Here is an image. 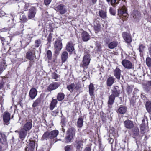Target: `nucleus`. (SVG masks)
<instances>
[{
  "mask_svg": "<svg viewBox=\"0 0 151 151\" xmlns=\"http://www.w3.org/2000/svg\"><path fill=\"white\" fill-rule=\"evenodd\" d=\"M118 14L120 16H122V18L123 20H125L127 19L128 14L125 6L120 8L118 9Z\"/></svg>",
  "mask_w": 151,
  "mask_h": 151,
  "instance_id": "obj_5",
  "label": "nucleus"
},
{
  "mask_svg": "<svg viewBox=\"0 0 151 151\" xmlns=\"http://www.w3.org/2000/svg\"><path fill=\"white\" fill-rule=\"evenodd\" d=\"M27 58L30 60H33L35 57V54L31 51H28L26 54Z\"/></svg>",
  "mask_w": 151,
  "mask_h": 151,
  "instance_id": "obj_25",
  "label": "nucleus"
},
{
  "mask_svg": "<svg viewBox=\"0 0 151 151\" xmlns=\"http://www.w3.org/2000/svg\"><path fill=\"white\" fill-rule=\"evenodd\" d=\"M6 19L7 21L8 27L10 29L14 27L15 25L16 21L15 19L16 15L14 14H7L6 16Z\"/></svg>",
  "mask_w": 151,
  "mask_h": 151,
  "instance_id": "obj_2",
  "label": "nucleus"
},
{
  "mask_svg": "<svg viewBox=\"0 0 151 151\" xmlns=\"http://www.w3.org/2000/svg\"><path fill=\"white\" fill-rule=\"evenodd\" d=\"M51 1V0H44V3L46 5L49 4Z\"/></svg>",
  "mask_w": 151,
  "mask_h": 151,
  "instance_id": "obj_56",
  "label": "nucleus"
},
{
  "mask_svg": "<svg viewBox=\"0 0 151 151\" xmlns=\"http://www.w3.org/2000/svg\"><path fill=\"white\" fill-rule=\"evenodd\" d=\"M127 111V108L125 106H121L118 109L117 113L120 114H125Z\"/></svg>",
  "mask_w": 151,
  "mask_h": 151,
  "instance_id": "obj_27",
  "label": "nucleus"
},
{
  "mask_svg": "<svg viewBox=\"0 0 151 151\" xmlns=\"http://www.w3.org/2000/svg\"><path fill=\"white\" fill-rule=\"evenodd\" d=\"M27 134V131L23 129H21L19 132V138L21 140H23L26 136Z\"/></svg>",
  "mask_w": 151,
  "mask_h": 151,
  "instance_id": "obj_20",
  "label": "nucleus"
},
{
  "mask_svg": "<svg viewBox=\"0 0 151 151\" xmlns=\"http://www.w3.org/2000/svg\"><path fill=\"white\" fill-rule=\"evenodd\" d=\"M109 11L111 14L112 15H114L115 14V11L114 10L113 8L111 7L110 8Z\"/></svg>",
  "mask_w": 151,
  "mask_h": 151,
  "instance_id": "obj_52",
  "label": "nucleus"
},
{
  "mask_svg": "<svg viewBox=\"0 0 151 151\" xmlns=\"http://www.w3.org/2000/svg\"><path fill=\"white\" fill-rule=\"evenodd\" d=\"M76 130L73 128H70L67 131L66 139L67 141L70 142L75 135Z\"/></svg>",
  "mask_w": 151,
  "mask_h": 151,
  "instance_id": "obj_4",
  "label": "nucleus"
},
{
  "mask_svg": "<svg viewBox=\"0 0 151 151\" xmlns=\"http://www.w3.org/2000/svg\"><path fill=\"white\" fill-rule=\"evenodd\" d=\"M111 134H112L113 135H114L116 134V131L115 129L113 127L111 128L109 130Z\"/></svg>",
  "mask_w": 151,
  "mask_h": 151,
  "instance_id": "obj_50",
  "label": "nucleus"
},
{
  "mask_svg": "<svg viewBox=\"0 0 151 151\" xmlns=\"http://www.w3.org/2000/svg\"><path fill=\"white\" fill-rule=\"evenodd\" d=\"M134 134L135 136H138L139 134V129L138 128L135 127L134 128L133 130Z\"/></svg>",
  "mask_w": 151,
  "mask_h": 151,
  "instance_id": "obj_48",
  "label": "nucleus"
},
{
  "mask_svg": "<svg viewBox=\"0 0 151 151\" xmlns=\"http://www.w3.org/2000/svg\"><path fill=\"white\" fill-rule=\"evenodd\" d=\"M54 48L55 53L58 55L62 48V45L61 41L58 40L56 41L54 45Z\"/></svg>",
  "mask_w": 151,
  "mask_h": 151,
  "instance_id": "obj_8",
  "label": "nucleus"
},
{
  "mask_svg": "<svg viewBox=\"0 0 151 151\" xmlns=\"http://www.w3.org/2000/svg\"><path fill=\"white\" fill-rule=\"evenodd\" d=\"M3 118L4 124L8 125L10 123V114L8 112H5L3 114Z\"/></svg>",
  "mask_w": 151,
  "mask_h": 151,
  "instance_id": "obj_9",
  "label": "nucleus"
},
{
  "mask_svg": "<svg viewBox=\"0 0 151 151\" xmlns=\"http://www.w3.org/2000/svg\"><path fill=\"white\" fill-rule=\"evenodd\" d=\"M1 40L4 42V41H5V39L3 37V38H1Z\"/></svg>",
  "mask_w": 151,
  "mask_h": 151,
  "instance_id": "obj_61",
  "label": "nucleus"
},
{
  "mask_svg": "<svg viewBox=\"0 0 151 151\" xmlns=\"http://www.w3.org/2000/svg\"><path fill=\"white\" fill-rule=\"evenodd\" d=\"M67 88L70 92H72L75 90H78L79 87L77 85L73 83L68 85Z\"/></svg>",
  "mask_w": 151,
  "mask_h": 151,
  "instance_id": "obj_12",
  "label": "nucleus"
},
{
  "mask_svg": "<svg viewBox=\"0 0 151 151\" xmlns=\"http://www.w3.org/2000/svg\"><path fill=\"white\" fill-rule=\"evenodd\" d=\"M65 95L63 93H60L58 95L57 98L58 100L60 101L63 99Z\"/></svg>",
  "mask_w": 151,
  "mask_h": 151,
  "instance_id": "obj_39",
  "label": "nucleus"
},
{
  "mask_svg": "<svg viewBox=\"0 0 151 151\" xmlns=\"http://www.w3.org/2000/svg\"><path fill=\"white\" fill-rule=\"evenodd\" d=\"M146 62L148 66H151V58L149 57L147 58L146 59Z\"/></svg>",
  "mask_w": 151,
  "mask_h": 151,
  "instance_id": "obj_46",
  "label": "nucleus"
},
{
  "mask_svg": "<svg viewBox=\"0 0 151 151\" xmlns=\"http://www.w3.org/2000/svg\"><path fill=\"white\" fill-rule=\"evenodd\" d=\"M120 93V91L119 89V87L116 86H115L113 90V93L112 95H114V96H117Z\"/></svg>",
  "mask_w": 151,
  "mask_h": 151,
  "instance_id": "obj_24",
  "label": "nucleus"
},
{
  "mask_svg": "<svg viewBox=\"0 0 151 151\" xmlns=\"http://www.w3.org/2000/svg\"><path fill=\"white\" fill-rule=\"evenodd\" d=\"M92 3L95 4L96 3L97 0H91Z\"/></svg>",
  "mask_w": 151,
  "mask_h": 151,
  "instance_id": "obj_60",
  "label": "nucleus"
},
{
  "mask_svg": "<svg viewBox=\"0 0 151 151\" xmlns=\"http://www.w3.org/2000/svg\"><path fill=\"white\" fill-rule=\"evenodd\" d=\"M57 103V100L56 99H52L50 105V110H52L56 106Z\"/></svg>",
  "mask_w": 151,
  "mask_h": 151,
  "instance_id": "obj_26",
  "label": "nucleus"
},
{
  "mask_svg": "<svg viewBox=\"0 0 151 151\" xmlns=\"http://www.w3.org/2000/svg\"><path fill=\"white\" fill-rule=\"evenodd\" d=\"M147 84L148 85L151 86V81H148Z\"/></svg>",
  "mask_w": 151,
  "mask_h": 151,
  "instance_id": "obj_62",
  "label": "nucleus"
},
{
  "mask_svg": "<svg viewBox=\"0 0 151 151\" xmlns=\"http://www.w3.org/2000/svg\"><path fill=\"white\" fill-rule=\"evenodd\" d=\"M83 119L82 118H79L77 121V126L79 128L81 127L83 125Z\"/></svg>",
  "mask_w": 151,
  "mask_h": 151,
  "instance_id": "obj_36",
  "label": "nucleus"
},
{
  "mask_svg": "<svg viewBox=\"0 0 151 151\" xmlns=\"http://www.w3.org/2000/svg\"><path fill=\"white\" fill-rule=\"evenodd\" d=\"M115 97L114 95H111L109 96L108 103L109 107H110V106L111 105L113 104L115 99Z\"/></svg>",
  "mask_w": 151,
  "mask_h": 151,
  "instance_id": "obj_31",
  "label": "nucleus"
},
{
  "mask_svg": "<svg viewBox=\"0 0 151 151\" xmlns=\"http://www.w3.org/2000/svg\"><path fill=\"white\" fill-rule=\"evenodd\" d=\"M7 147V142H1L0 144V151H4Z\"/></svg>",
  "mask_w": 151,
  "mask_h": 151,
  "instance_id": "obj_30",
  "label": "nucleus"
},
{
  "mask_svg": "<svg viewBox=\"0 0 151 151\" xmlns=\"http://www.w3.org/2000/svg\"><path fill=\"white\" fill-rule=\"evenodd\" d=\"M145 47L142 45H141L139 46V49L140 52H142L143 49L145 48Z\"/></svg>",
  "mask_w": 151,
  "mask_h": 151,
  "instance_id": "obj_53",
  "label": "nucleus"
},
{
  "mask_svg": "<svg viewBox=\"0 0 151 151\" xmlns=\"http://www.w3.org/2000/svg\"><path fill=\"white\" fill-rule=\"evenodd\" d=\"M66 49L68 52H73L74 50L73 44L71 42H68L66 46Z\"/></svg>",
  "mask_w": 151,
  "mask_h": 151,
  "instance_id": "obj_23",
  "label": "nucleus"
},
{
  "mask_svg": "<svg viewBox=\"0 0 151 151\" xmlns=\"http://www.w3.org/2000/svg\"><path fill=\"white\" fill-rule=\"evenodd\" d=\"M40 102V99H37L33 103L32 106L34 107L37 106Z\"/></svg>",
  "mask_w": 151,
  "mask_h": 151,
  "instance_id": "obj_41",
  "label": "nucleus"
},
{
  "mask_svg": "<svg viewBox=\"0 0 151 151\" xmlns=\"http://www.w3.org/2000/svg\"><path fill=\"white\" fill-rule=\"evenodd\" d=\"M106 43L108 44V47L109 48L113 49L117 47L118 45V42L117 41H114L109 43V41L107 40L105 41Z\"/></svg>",
  "mask_w": 151,
  "mask_h": 151,
  "instance_id": "obj_16",
  "label": "nucleus"
},
{
  "mask_svg": "<svg viewBox=\"0 0 151 151\" xmlns=\"http://www.w3.org/2000/svg\"><path fill=\"white\" fill-rule=\"evenodd\" d=\"M91 146H87L85 149L84 151H91Z\"/></svg>",
  "mask_w": 151,
  "mask_h": 151,
  "instance_id": "obj_54",
  "label": "nucleus"
},
{
  "mask_svg": "<svg viewBox=\"0 0 151 151\" xmlns=\"http://www.w3.org/2000/svg\"><path fill=\"white\" fill-rule=\"evenodd\" d=\"M124 127L128 129H131L134 127V124L132 121L127 120H125L124 122Z\"/></svg>",
  "mask_w": 151,
  "mask_h": 151,
  "instance_id": "obj_14",
  "label": "nucleus"
},
{
  "mask_svg": "<svg viewBox=\"0 0 151 151\" xmlns=\"http://www.w3.org/2000/svg\"><path fill=\"white\" fill-rule=\"evenodd\" d=\"M82 142H77L75 144L76 147L77 149H82Z\"/></svg>",
  "mask_w": 151,
  "mask_h": 151,
  "instance_id": "obj_42",
  "label": "nucleus"
},
{
  "mask_svg": "<svg viewBox=\"0 0 151 151\" xmlns=\"http://www.w3.org/2000/svg\"><path fill=\"white\" fill-rule=\"evenodd\" d=\"M41 43V40L40 39L36 40L35 41V47H38Z\"/></svg>",
  "mask_w": 151,
  "mask_h": 151,
  "instance_id": "obj_47",
  "label": "nucleus"
},
{
  "mask_svg": "<svg viewBox=\"0 0 151 151\" xmlns=\"http://www.w3.org/2000/svg\"><path fill=\"white\" fill-rule=\"evenodd\" d=\"M32 126V122H27L24 125L23 129L27 131H28L31 129Z\"/></svg>",
  "mask_w": 151,
  "mask_h": 151,
  "instance_id": "obj_21",
  "label": "nucleus"
},
{
  "mask_svg": "<svg viewBox=\"0 0 151 151\" xmlns=\"http://www.w3.org/2000/svg\"><path fill=\"white\" fill-rule=\"evenodd\" d=\"M146 107L148 112H151V102L150 101H148L146 104Z\"/></svg>",
  "mask_w": 151,
  "mask_h": 151,
  "instance_id": "obj_34",
  "label": "nucleus"
},
{
  "mask_svg": "<svg viewBox=\"0 0 151 151\" xmlns=\"http://www.w3.org/2000/svg\"><path fill=\"white\" fill-rule=\"evenodd\" d=\"M68 54L66 51L63 52L61 55V59L63 63L65 62L68 58Z\"/></svg>",
  "mask_w": 151,
  "mask_h": 151,
  "instance_id": "obj_28",
  "label": "nucleus"
},
{
  "mask_svg": "<svg viewBox=\"0 0 151 151\" xmlns=\"http://www.w3.org/2000/svg\"><path fill=\"white\" fill-rule=\"evenodd\" d=\"M58 113L59 111L58 109H57L53 111L51 114L53 116H56L58 114Z\"/></svg>",
  "mask_w": 151,
  "mask_h": 151,
  "instance_id": "obj_51",
  "label": "nucleus"
},
{
  "mask_svg": "<svg viewBox=\"0 0 151 151\" xmlns=\"http://www.w3.org/2000/svg\"><path fill=\"white\" fill-rule=\"evenodd\" d=\"M20 20L21 22H26L27 20L26 16L24 14H22L20 16Z\"/></svg>",
  "mask_w": 151,
  "mask_h": 151,
  "instance_id": "obj_44",
  "label": "nucleus"
},
{
  "mask_svg": "<svg viewBox=\"0 0 151 151\" xmlns=\"http://www.w3.org/2000/svg\"><path fill=\"white\" fill-rule=\"evenodd\" d=\"M114 78L113 77L108 78L107 80V85L108 86H110L114 83Z\"/></svg>",
  "mask_w": 151,
  "mask_h": 151,
  "instance_id": "obj_29",
  "label": "nucleus"
},
{
  "mask_svg": "<svg viewBox=\"0 0 151 151\" xmlns=\"http://www.w3.org/2000/svg\"><path fill=\"white\" fill-rule=\"evenodd\" d=\"M59 131L56 130H54L50 132H46L43 134L42 138L44 139L47 140V139L55 140V142L61 141L60 139H57L56 137L59 134Z\"/></svg>",
  "mask_w": 151,
  "mask_h": 151,
  "instance_id": "obj_1",
  "label": "nucleus"
},
{
  "mask_svg": "<svg viewBox=\"0 0 151 151\" xmlns=\"http://www.w3.org/2000/svg\"><path fill=\"white\" fill-rule=\"evenodd\" d=\"M127 91L128 93H130L132 92V90L129 87H128L127 89Z\"/></svg>",
  "mask_w": 151,
  "mask_h": 151,
  "instance_id": "obj_58",
  "label": "nucleus"
},
{
  "mask_svg": "<svg viewBox=\"0 0 151 151\" xmlns=\"http://www.w3.org/2000/svg\"><path fill=\"white\" fill-rule=\"evenodd\" d=\"M6 56L5 54H4L0 57V74L6 67L7 65L5 61Z\"/></svg>",
  "mask_w": 151,
  "mask_h": 151,
  "instance_id": "obj_3",
  "label": "nucleus"
},
{
  "mask_svg": "<svg viewBox=\"0 0 151 151\" xmlns=\"http://www.w3.org/2000/svg\"><path fill=\"white\" fill-rule=\"evenodd\" d=\"M27 147L26 151H34L35 147V142H27Z\"/></svg>",
  "mask_w": 151,
  "mask_h": 151,
  "instance_id": "obj_15",
  "label": "nucleus"
},
{
  "mask_svg": "<svg viewBox=\"0 0 151 151\" xmlns=\"http://www.w3.org/2000/svg\"><path fill=\"white\" fill-rule=\"evenodd\" d=\"M141 130H142V131H144V127L142 126L141 127Z\"/></svg>",
  "mask_w": 151,
  "mask_h": 151,
  "instance_id": "obj_63",
  "label": "nucleus"
},
{
  "mask_svg": "<svg viewBox=\"0 0 151 151\" xmlns=\"http://www.w3.org/2000/svg\"><path fill=\"white\" fill-rule=\"evenodd\" d=\"M28 32V35L29 36V37H32V35L33 34L34 31L32 29L29 28L27 29Z\"/></svg>",
  "mask_w": 151,
  "mask_h": 151,
  "instance_id": "obj_45",
  "label": "nucleus"
},
{
  "mask_svg": "<svg viewBox=\"0 0 151 151\" xmlns=\"http://www.w3.org/2000/svg\"><path fill=\"white\" fill-rule=\"evenodd\" d=\"M36 13V8L34 7L31 8L29 10L28 13V18L31 19L34 18Z\"/></svg>",
  "mask_w": 151,
  "mask_h": 151,
  "instance_id": "obj_13",
  "label": "nucleus"
},
{
  "mask_svg": "<svg viewBox=\"0 0 151 151\" xmlns=\"http://www.w3.org/2000/svg\"><path fill=\"white\" fill-rule=\"evenodd\" d=\"M54 9L61 14L65 13L67 10L66 6L62 4L57 6L55 7Z\"/></svg>",
  "mask_w": 151,
  "mask_h": 151,
  "instance_id": "obj_7",
  "label": "nucleus"
},
{
  "mask_svg": "<svg viewBox=\"0 0 151 151\" xmlns=\"http://www.w3.org/2000/svg\"><path fill=\"white\" fill-rule=\"evenodd\" d=\"M122 36L125 42L127 43H130L132 41V39L130 35L127 32H123Z\"/></svg>",
  "mask_w": 151,
  "mask_h": 151,
  "instance_id": "obj_11",
  "label": "nucleus"
},
{
  "mask_svg": "<svg viewBox=\"0 0 151 151\" xmlns=\"http://www.w3.org/2000/svg\"><path fill=\"white\" fill-rule=\"evenodd\" d=\"M6 141L5 135L2 133H0V142H5Z\"/></svg>",
  "mask_w": 151,
  "mask_h": 151,
  "instance_id": "obj_37",
  "label": "nucleus"
},
{
  "mask_svg": "<svg viewBox=\"0 0 151 151\" xmlns=\"http://www.w3.org/2000/svg\"><path fill=\"white\" fill-rule=\"evenodd\" d=\"M89 93L90 96L93 95L94 93V88L92 84L91 83L89 86Z\"/></svg>",
  "mask_w": 151,
  "mask_h": 151,
  "instance_id": "obj_35",
  "label": "nucleus"
},
{
  "mask_svg": "<svg viewBox=\"0 0 151 151\" xmlns=\"http://www.w3.org/2000/svg\"><path fill=\"white\" fill-rule=\"evenodd\" d=\"M51 76L52 78L56 80L58 77V75L55 73H51Z\"/></svg>",
  "mask_w": 151,
  "mask_h": 151,
  "instance_id": "obj_49",
  "label": "nucleus"
},
{
  "mask_svg": "<svg viewBox=\"0 0 151 151\" xmlns=\"http://www.w3.org/2000/svg\"><path fill=\"white\" fill-rule=\"evenodd\" d=\"M99 14L100 17L103 19H104L106 17V12L103 10H100L99 13Z\"/></svg>",
  "mask_w": 151,
  "mask_h": 151,
  "instance_id": "obj_33",
  "label": "nucleus"
},
{
  "mask_svg": "<svg viewBox=\"0 0 151 151\" xmlns=\"http://www.w3.org/2000/svg\"><path fill=\"white\" fill-rule=\"evenodd\" d=\"M10 28H4L1 29V32H7L9 30Z\"/></svg>",
  "mask_w": 151,
  "mask_h": 151,
  "instance_id": "obj_57",
  "label": "nucleus"
},
{
  "mask_svg": "<svg viewBox=\"0 0 151 151\" xmlns=\"http://www.w3.org/2000/svg\"><path fill=\"white\" fill-rule=\"evenodd\" d=\"M139 13L137 11H134L132 14V16L133 17L134 19H138L139 17Z\"/></svg>",
  "mask_w": 151,
  "mask_h": 151,
  "instance_id": "obj_40",
  "label": "nucleus"
},
{
  "mask_svg": "<svg viewBox=\"0 0 151 151\" xmlns=\"http://www.w3.org/2000/svg\"><path fill=\"white\" fill-rule=\"evenodd\" d=\"M48 59L50 60L52 58V54L51 51L50 50H48L46 53Z\"/></svg>",
  "mask_w": 151,
  "mask_h": 151,
  "instance_id": "obj_43",
  "label": "nucleus"
},
{
  "mask_svg": "<svg viewBox=\"0 0 151 151\" xmlns=\"http://www.w3.org/2000/svg\"><path fill=\"white\" fill-rule=\"evenodd\" d=\"M114 76L118 80H119L120 78L121 70L120 69L118 68H116L114 70Z\"/></svg>",
  "mask_w": 151,
  "mask_h": 151,
  "instance_id": "obj_22",
  "label": "nucleus"
},
{
  "mask_svg": "<svg viewBox=\"0 0 151 151\" xmlns=\"http://www.w3.org/2000/svg\"><path fill=\"white\" fill-rule=\"evenodd\" d=\"M15 132H19V131H18V130H16V131H15Z\"/></svg>",
  "mask_w": 151,
  "mask_h": 151,
  "instance_id": "obj_64",
  "label": "nucleus"
},
{
  "mask_svg": "<svg viewBox=\"0 0 151 151\" xmlns=\"http://www.w3.org/2000/svg\"><path fill=\"white\" fill-rule=\"evenodd\" d=\"M90 60L91 58L89 55L88 53L85 54L83 57L82 63L81 64V66L84 68L88 66Z\"/></svg>",
  "mask_w": 151,
  "mask_h": 151,
  "instance_id": "obj_6",
  "label": "nucleus"
},
{
  "mask_svg": "<svg viewBox=\"0 0 151 151\" xmlns=\"http://www.w3.org/2000/svg\"><path fill=\"white\" fill-rule=\"evenodd\" d=\"M101 25L99 21H95L94 22V29L97 32H98L100 29Z\"/></svg>",
  "mask_w": 151,
  "mask_h": 151,
  "instance_id": "obj_32",
  "label": "nucleus"
},
{
  "mask_svg": "<svg viewBox=\"0 0 151 151\" xmlns=\"http://www.w3.org/2000/svg\"><path fill=\"white\" fill-rule=\"evenodd\" d=\"M148 50L149 51V54L150 55V56L151 57V45H150V47L149 48Z\"/></svg>",
  "mask_w": 151,
  "mask_h": 151,
  "instance_id": "obj_59",
  "label": "nucleus"
},
{
  "mask_svg": "<svg viewBox=\"0 0 151 151\" xmlns=\"http://www.w3.org/2000/svg\"><path fill=\"white\" fill-rule=\"evenodd\" d=\"M107 2L111 1V5L113 6H116L119 3V0H107Z\"/></svg>",
  "mask_w": 151,
  "mask_h": 151,
  "instance_id": "obj_38",
  "label": "nucleus"
},
{
  "mask_svg": "<svg viewBox=\"0 0 151 151\" xmlns=\"http://www.w3.org/2000/svg\"><path fill=\"white\" fill-rule=\"evenodd\" d=\"M37 94V90L35 88H32L29 91V95L30 97L32 99H34Z\"/></svg>",
  "mask_w": 151,
  "mask_h": 151,
  "instance_id": "obj_18",
  "label": "nucleus"
},
{
  "mask_svg": "<svg viewBox=\"0 0 151 151\" xmlns=\"http://www.w3.org/2000/svg\"><path fill=\"white\" fill-rule=\"evenodd\" d=\"M82 38L84 42L88 41L90 39V35L86 31H83L81 35Z\"/></svg>",
  "mask_w": 151,
  "mask_h": 151,
  "instance_id": "obj_19",
  "label": "nucleus"
},
{
  "mask_svg": "<svg viewBox=\"0 0 151 151\" xmlns=\"http://www.w3.org/2000/svg\"><path fill=\"white\" fill-rule=\"evenodd\" d=\"M71 150L70 146H67L65 148V151H70Z\"/></svg>",
  "mask_w": 151,
  "mask_h": 151,
  "instance_id": "obj_55",
  "label": "nucleus"
},
{
  "mask_svg": "<svg viewBox=\"0 0 151 151\" xmlns=\"http://www.w3.org/2000/svg\"><path fill=\"white\" fill-rule=\"evenodd\" d=\"M122 64L125 68L130 69L132 68V63L129 60L124 59L122 61Z\"/></svg>",
  "mask_w": 151,
  "mask_h": 151,
  "instance_id": "obj_10",
  "label": "nucleus"
},
{
  "mask_svg": "<svg viewBox=\"0 0 151 151\" xmlns=\"http://www.w3.org/2000/svg\"><path fill=\"white\" fill-rule=\"evenodd\" d=\"M60 85L58 83L55 82L50 84L47 88V90L49 91L54 90L57 89L59 86Z\"/></svg>",
  "mask_w": 151,
  "mask_h": 151,
  "instance_id": "obj_17",
  "label": "nucleus"
}]
</instances>
